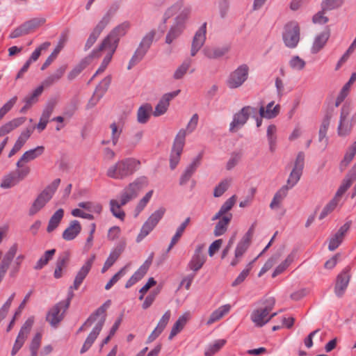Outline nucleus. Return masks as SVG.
<instances>
[{
	"mask_svg": "<svg viewBox=\"0 0 356 356\" xmlns=\"http://www.w3.org/2000/svg\"><path fill=\"white\" fill-rule=\"evenodd\" d=\"M140 164V161L134 158L122 159L108 168L106 175L115 179H124L133 175Z\"/></svg>",
	"mask_w": 356,
	"mask_h": 356,
	"instance_id": "nucleus-1",
	"label": "nucleus"
},
{
	"mask_svg": "<svg viewBox=\"0 0 356 356\" xmlns=\"http://www.w3.org/2000/svg\"><path fill=\"white\" fill-rule=\"evenodd\" d=\"M105 313H106V311L104 310V309L102 307H99L93 314H92L89 316V318L85 322V325L88 324L89 325H92L93 322L96 321L97 317L98 316H102V318H100V320L97 322V323L93 327L91 332L89 334V335L86 338V339L80 350L81 354L85 353L90 348V347L92 346V345L93 344V343L97 338L98 335L99 334V333L103 327V325L105 323V321H106Z\"/></svg>",
	"mask_w": 356,
	"mask_h": 356,
	"instance_id": "nucleus-2",
	"label": "nucleus"
},
{
	"mask_svg": "<svg viewBox=\"0 0 356 356\" xmlns=\"http://www.w3.org/2000/svg\"><path fill=\"white\" fill-rule=\"evenodd\" d=\"M105 313H106V311L104 310V309L102 307H99L93 314H92L89 316V318L85 322V325L88 324L89 325H92L93 322L96 321L97 317L98 316H102V318H100V320L97 322V323L93 327L91 332L89 334V335L86 338V339L80 350L81 354L85 353L90 348V347L92 346V345L93 344V343L97 338L98 335L99 334V333L103 327V325L105 323V321H106Z\"/></svg>",
	"mask_w": 356,
	"mask_h": 356,
	"instance_id": "nucleus-3",
	"label": "nucleus"
},
{
	"mask_svg": "<svg viewBox=\"0 0 356 356\" xmlns=\"http://www.w3.org/2000/svg\"><path fill=\"white\" fill-rule=\"evenodd\" d=\"M60 183V179H56L47 186L35 198L29 210V215L33 216L43 209L52 198Z\"/></svg>",
	"mask_w": 356,
	"mask_h": 356,
	"instance_id": "nucleus-4",
	"label": "nucleus"
},
{
	"mask_svg": "<svg viewBox=\"0 0 356 356\" xmlns=\"http://www.w3.org/2000/svg\"><path fill=\"white\" fill-rule=\"evenodd\" d=\"M190 13L191 8H184L175 18L174 24L170 28L165 37V42L167 44H171L181 35L186 28V22Z\"/></svg>",
	"mask_w": 356,
	"mask_h": 356,
	"instance_id": "nucleus-5",
	"label": "nucleus"
},
{
	"mask_svg": "<svg viewBox=\"0 0 356 356\" xmlns=\"http://www.w3.org/2000/svg\"><path fill=\"white\" fill-rule=\"evenodd\" d=\"M130 27V23L127 21L122 22L115 27L108 36L103 40L102 43L97 49L98 52L102 51L106 47L117 49L120 38L124 36Z\"/></svg>",
	"mask_w": 356,
	"mask_h": 356,
	"instance_id": "nucleus-6",
	"label": "nucleus"
},
{
	"mask_svg": "<svg viewBox=\"0 0 356 356\" xmlns=\"http://www.w3.org/2000/svg\"><path fill=\"white\" fill-rule=\"evenodd\" d=\"M147 184V180L145 177L137 178L133 182L130 183L120 193V200L121 204H126L136 198L139 192Z\"/></svg>",
	"mask_w": 356,
	"mask_h": 356,
	"instance_id": "nucleus-7",
	"label": "nucleus"
},
{
	"mask_svg": "<svg viewBox=\"0 0 356 356\" xmlns=\"http://www.w3.org/2000/svg\"><path fill=\"white\" fill-rule=\"evenodd\" d=\"M275 300L269 298L265 300L264 306L254 309L250 316L252 321L257 327H262L269 321V313L273 309Z\"/></svg>",
	"mask_w": 356,
	"mask_h": 356,
	"instance_id": "nucleus-8",
	"label": "nucleus"
},
{
	"mask_svg": "<svg viewBox=\"0 0 356 356\" xmlns=\"http://www.w3.org/2000/svg\"><path fill=\"white\" fill-rule=\"evenodd\" d=\"M165 209L163 207H160L159 209L152 213L147 220L143 225L140 232L137 236L136 242H140L145 237H146L157 225L159 222L163 217Z\"/></svg>",
	"mask_w": 356,
	"mask_h": 356,
	"instance_id": "nucleus-9",
	"label": "nucleus"
},
{
	"mask_svg": "<svg viewBox=\"0 0 356 356\" xmlns=\"http://www.w3.org/2000/svg\"><path fill=\"white\" fill-rule=\"evenodd\" d=\"M44 18H32L15 28L9 35L11 39L19 38L33 32L36 29L44 24Z\"/></svg>",
	"mask_w": 356,
	"mask_h": 356,
	"instance_id": "nucleus-10",
	"label": "nucleus"
},
{
	"mask_svg": "<svg viewBox=\"0 0 356 356\" xmlns=\"http://www.w3.org/2000/svg\"><path fill=\"white\" fill-rule=\"evenodd\" d=\"M282 39L289 48H295L300 40V27L296 22H288L284 28Z\"/></svg>",
	"mask_w": 356,
	"mask_h": 356,
	"instance_id": "nucleus-11",
	"label": "nucleus"
},
{
	"mask_svg": "<svg viewBox=\"0 0 356 356\" xmlns=\"http://www.w3.org/2000/svg\"><path fill=\"white\" fill-rule=\"evenodd\" d=\"M248 74L249 67L246 64L239 65L229 75L227 86L231 89L239 88L246 81Z\"/></svg>",
	"mask_w": 356,
	"mask_h": 356,
	"instance_id": "nucleus-12",
	"label": "nucleus"
},
{
	"mask_svg": "<svg viewBox=\"0 0 356 356\" xmlns=\"http://www.w3.org/2000/svg\"><path fill=\"white\" fill-rule=\"evenodd\" d=\"M184 131H179L173 143L170 157V166L174 170L180 161V157L185 145Z\"/></svg>",
	"mask_w": 356,
	"mask_h": 356,
	"instance_id": "nucleus-13",
	"label": "nucleus"
},
{
	"mask_svg": "<svg viewBox=\"0 0 356 356\" xmlns=\"http://www.w3.org/2000/svg\"><path fill=\"white\" fill-rule=\"evenodd\" d=\"M305 164V154L303 152H300L296 159L295 163L292 171L287 179L286 185L289 189L292 188L300 180L302 174V170Z\"/></svg>",
	"mask_w": 356,
	"mask_h": 356,
	"instance_id": "nucleus-14",
	"label": "nucleus"
},
{
	"mask_svg": "<svg viewBox=\"0 0 356 356\" xmlns=\"http://www.w3.org/2000/svg\"><path fill=\"white\" fill-rule=\"evenodd\" d=\"M256 113L257 109L255 108L250 106H244L239 112L234 115L233 120L230 123V131H236L243 127L246 123L248 118L251 115H255Z\"/></svg>",
	"mask_w": 356,
	"mask_h": 356,
	"instance_id": "nucleus-15",
	"label": "nucleus"
},
{
	"mask_svg": "<svg viewBox=\"0 0 356 356\" xmlns=\"http://www.w3.org/2000/svg\"><path fill=\"white\" fill-rule=\"evenodd\" d=\"M33 322L34 321L33 318H29L21 327V329L18 333V335L11 350L12 356H15L17 354V353L20 350V348L23 346L24 342L26 341L31 330Z\"/></svg>",
	"mask_w": 356,
	"mask_h": 356,
	"instance_id": "nucleus-16",
	"label": "nucleus"
},
{
	"mask_svg": "<svg viewBox=\"0 0 356 356\" xmlns=\"http://www.w3.org/2000/svg\"><path fill=\"white\" fill-rule=\"evenodd\" d=\"M349 104H344L341 109L339 123L337 128L339 136H345L350 134L353 124L348 120V117L351 111Z\"/></svg>",
	"mask_w": 356,
	"mask_h": 356,
	"instance_id": "nucleus-17",
	"label": "nucleus"
},
{
	"mask_svg": "<svg viewBox=\"0 0 356 356\" xmlns=\"http://www.w3.org/2000/svg\"><path fill=\"white\" fill-rule=\"evenodd\" d=\"M350 277V267L347 266L336 278L334 293L337 297L341 298L343 296L346 289L348 288Z\"/></svg>",
	"mask_w": 356,
	"mask_h": 356,
	"instance_id": "nucleus-18",
	"label": "nucleus"
},
{
	"mask_svg": "<svg viewBox=\"0 0 356 356\" xmlns=\"http://www.w3.org/2000/svg\"><path fill=\"white\" fill-rule=\"evenodd\" d=\"M67 309H65L63 302L56 304L47 313L46 320L52 327H57L63 319L64 314Z\"/></svg>",
	"mask_w": 356,
	"mask_h": 356,
	"instance_id": "nucleus-19",
	"label": "nucleus"
},
{
	"mask_svg": "<svg viewBox=\"0 0 356 356\" xmlns=\"http://www.w3.org/2000/svg\"><path fill=\"white\" fill-rule=\"evenodd\" d=\"M204 248V245L203 244H200L196 247L194 254L188 264V267L190 270L197 272L203 266L207 259L205 254L203 253Z\"/></svg>",
	"mask_w": 356,
	"mask_h": 356,
	"instance_id": "nucleus-20",
	"label": "nucleus"
},
{
	"mask_svg": "<svg viewBox=\"0 0 356 356\" xmlns=\"http://www.w3.org/2000/svg\"><path fill=\"white\" fill-rule=\"evenodd\" d=\"M207 23L204 22L196 31L192 42L191 55L194 56L204 45L206 40Z\"/></svg>",
	"mask_w": 356,
	"mask_h": 356,
	"instance_id": "nucleus-21",
	"label": "nucleus"
},
{
	"mask_svg": "<svg viewBox=\"0 0 356 356\" xmlns=\"http://www.w3.org/2000/svg\"><path fill=\"white\" fill-rule=\"evenodd\" d=\"M180 92V90H177L163 95L156 106L153 115L156 117L163 115L168 110L170 102L176 97Z\"/></svg>",
	"mask_w": 356,
	"mask_h": 356,
	"instance_id": "nucleus-22",
	"label": "nucleus"
},
{
	"mask_svg": "<svg viewBox=\"0 0 356 356\" xmlns=\"http://www.w3.org/2000/svg\"><path fill=\"white\" fill-rule=\"evenodd\" d=\"M99 52L97 50H93L92 53L88 56L82 59L79 64H77L68 74L67 78L72 81L91 62V60L96 57H99Z\"/></svg>",
	"mask_w": 356,
	"mask_h": 356,
	"instance_id": "nucleus-23",
	"label": "nucleus"
},
{
	"mask_svg": "<svg viewBox=\"0 0 356 356\" xmlns=\"http://www.w3.org/2000/svg\"><path fill=\"white\" fill-rule=\"evenodd\" d=\"M95 259V254L91 255V257L86 260L83 266L80 268L79 272L77 273L75 279L74 280V289L77 290L81 284H82L84 279L86 277L87 275L90 272L92 266Z\"/></svg>",
	"mask_w": 356,
	"mask_h": 356,
	"instance_id": "nucleus-24",
	"label": "nucleus"
},
{
	"mask_svg": "<svg viewBox=\"0 0 356 356\" xmlns=\"http://www.w3.org/2000/svg\"><path fill=\"white\" fill-rule=\"evenodd\" d=\"M111 82V76L110 75L106 76L96 87L93 97L90 99L88 106H94L97 102L103 97L107 91Z\"/></svg>",
	"mask_w": 356,
	"mask_h": 356,
	"instance_id": "nucleus-25",
	"label": "nucleus"
},
{
	"mask_svg": "<svg viewBox=\"0 0 356 356\" xmlns=\"http://www.w3.org/2000/svg\"><path fill=\"white\" fill-rule=\"evenodd\" d=\"M18 246L16 243L13 244L5 254L3 259L0 263V282L4 277L12 261L13 260L17 252Z\"/></svg>",
	"mask_w": 356,
	"mask_h": 356,
	"instance_id": "nucleus-26",
	"label": "nucleus"
},
{
	"mask_svg": "<svg viewBox=\"0 0 356 356\" xmlns=\"http://www.w3.org/2000/svg\"><path fill=\"white\" fill-rule=\"evenodd\" d=\"M351 222H346L342 225L339 229L330 238L328 249L330 251L336 250L342 243L346 233L348 231L350 227Z\"/></svg>",
	"mask_w": 356,
	"mask_h": 356,
	"instance_id": "nucleus-27",
	"label": "nucleus"
},
{
	"mask_svg": "<svg viewBox=\"0 0 356 356\" xmlns=\"http://www.w3.org/2000/svg\"><path fill=\"white\" fill-rule=\"evenodd\" d=\"M356 179V162L346 177L343 179L341 184L338 188L335 195L337 197H341L350 187L353 182Z\"/></svg>",
	"mask_w": 356,
	"mask_h": 356,
	"instance_id": "nucleus-28",
	"label": "nucleus"
},
{
	"mask_svg": "<svg viewBox=\"0 0 356 356\" xmlns=\"http://www.w3.org/2000/svg\"><path fill=\"white\" fill-rule=\"evenodd\" d=\"M26 120V117L14 118L0 127V137L6 136L22 126Z\"/></svg>",
	"mask_w": 356,
	"mask_h": 356,
	"instance_id": "nucleus-29",
	"label": "nucleus"
},
{
	"mask_svg": "<svg viewBox=\"0 0 356 356\" xmlns=\"http://www.w3.org/2000/svg\"><path fill=\"white\" fill-rule=\"evenodd\" d=\"M81 225L80 222L74 220L70 222L69 226L63 232V238L65 241H72L81 232Z\"/></svg>",
	"mask_w": 356,
	"mask_h": 356,
	"instance_id": "nucleus-30",
	"label": "nucleus"
},
{
	"mask_svg": "<svg viewBox=\"0 0 356 356\" xmlns=\"http://www.w3.org/2000/svg\"><path fill=\"white\" fill-rule=\"evenodd\" d=\"M330 36V32L329 30H325L317 35L314 38L311 48V52L312 54H317L319 52L327 43Z\"/></svg>",
	"mask_w": 356,
	"mask_h": 356,
	"instance_id": "nucleus-31",
	"label": "nucleus"
},
{
	"mask_svg": "<svg viewBox=\"0 0 356 356\" xmlns=\"http://www.w3.org/2000/svg\"><path fill=\"white\" fill-rule=\"evenodd\" d=\"M229 49V46L225 45L212 48L206 47L204 49L203 52L206 57L210 59H217L227 54Z\"/></svg>",
	"mask_w": 356,
	"mask_h": 356,
	"instance_id": "nucleus-32",
	"label": "nucleus"
},
{
	"mask_svg": "<svg viewBox=\"0 0 356 356\" xmlns=\"http://www.w3.org/2000/svg\"><path fill=\"white\" fill-rule=\"evenodd\" d=\"M232 219V214L229 213L222 216V218L218 220L213 229V234L215 236H220L223 235L228 229V226Z\"/></svg>",
	"mask_w": 356,
	"mask_h": 356,
	"instance_id": "nucleus-33",
	"label": "nucleus"
},
{
	"mask_svg": "<svg viewBox=\"0 0 356 356\" xmlns=\"http://www.w3.org/2000/svg\"><path fill=\"white\" fill-rule=\"evenodd\" d=\"M280 111V106L277 104L274 106V102H271L268 104L266 108L261 106L259 108V115L261 117H264L267 119H271L275 118L279 113Z\"/></svg>",
	"mask_w": 356,
	"mask_h": 356,
	"instance_id": "nucleus-34",
	"label": "nucleus"
},
{
	"mask_svg": "<svg viewBox=\"0 0 356 356\" xmlns=\"http://www.w3.org/2000/svg\"><path fill=\"white\" fill-rule=\"evenodd\" d=\"M105 29V23L104 22H99L96 26L94 28L92 33L90 34L86 44L85 50L89 49L96 42L102 31Z\"/></svg>",
	"mask_w": 356,
	"mask_h": 356,
	"instance_id": "nucleus-35",
	"label": "nucleus"
},
{
	"mask_svg": "<svg viewBox=\"0 0 356 356\" xmlns=\"http://www.w3.org/2000/svg\"><path fill=\"white\" fill-rule=\"evenodd\" d=\"M289 190L287 186H283L275 193L270 204V208L271 209H277L280 207L281 203L286 197Z\"/></svg>",
	"mask_w": 356,
	"mask_h": 356,
	"instance_id": "nucleus-36",
	"label": "nucleus"
},
{
	"mask_svg": "<svg viewBox=\"0 0 356 356\" xmlns=\"http://www.w3.org/2000/svg\"><path fill=\"white\" fill-rule=\"evenodd\" d=\"M70 259V254L68 252H64L60 255L56 263V268L54 273V276L56 279H59L63 276L62 271L66 266L67 263Z\"/></svg>",
	"mask_w": 356,
	"mask_h": 356,
	"instance_id": "nucleus-37",
	"label": "nucleus"
},
{
	"mask_svg": "<svg viewBox=\"0 0 356 356\" xmlns=\"http://www.w3.org/2000/svg\"><path fill=\"white\" fill-rule=\"evenodd\" d=\"M189 318V314L186 313L182 316H179L177 321L173 325L172 330L169 335V339L171 340L175 337L179 332H180L185 325L186 324Z\"/></svg>",
	"mask_w": 356,
	"mask_h": 356,
	"instance_id": "nucleus-38",
	"label": "nucleus"
},
{
	"mask_svg": "<svg viewBox=\"0 0 356 356\" xmlns=\"http://www.w3.org/2000/svg\"><path fill=\"white\" fill-rule=\"evenodd\" d=\"M64 216V210L63 209H58L50 218L47 227V232L50 233L56 229Z\"/></svg>",
	"mask_w": 356,
	"mask_h": 356,
	"instance_id": "nucleus-39",
	"label": "nucleus"
},
{
	"mask_svg": "<svg viewBox=\"0 0 356 356\" xmlns=\"http://www.w3.org/2000/svg\"><path fill=\"white\" fill-rule=\"evenodd\" d=\"M152 107L149 104H145L139 107L137 112V121L140 124H145L149 120Z\"/></svg>",
	"mask_w": 356,
	"mask_h": 356,
	"instance_id": "nucleus-40",
	"label": "nucleus"
},
{
	"mask_svg": "<svg viewBox=\"0 0 356 356\" xmlns=\"http://www.w3.org/2000/svg\"><path fill=\"white\" fill-rule=\"evenodd\" d=\"M190 221H191V218L188 217L178 227L175 235L171 238V241H170V245L167 250L168 252H169L173 248V246L179 241V239L181 238L182 234H184L186 227L189 224Z\"/></svg>",
	"mask_w": 356,
	"mask_h": 356,
	"instance_id": "nucleus-41",
	"label": "nucleus"
},
{
	"mask_svg": "<svg viewBox=\"0 0 356 356\" xmlns=\"http://www.w3.org/2000/svg\"><path fill=\"white\" fill-rule=\"evenodd\" d=\"M230 309L231 307L229 305H225L220 307L211 314L209 318L207 321V324L211 325L220 320L229 312Z\"/></svg>",
	"mask_w": 356,
	"mask_h": 356,
	"instance_id": "nucleus-42",
	"label": "nucleus"
},
{
	"mask_svg": "<svg viewBox=\"0 0 356 356\" xmlns=\"http://www.w3.org/2000/svg\"><path fill=\"white\" fill-rule=\"evenodd\" d=\"M356 154V142H354L351 146L348 149L343 159L341 161L339 165V168L341 171H343L348 164L353 159L355 155Z\"/></svg>",
	"mask_w": 356,
	"mask_h": 356,
	"instance_id": "nucleus-43",
	"label": "nucleus"
},
{
	"mask_svg": "<svg viewBox=\"0 0 356 356\" xmlns=\"http://www.w3.org/2000/svg\"><path fill=\"white\" fill-rule=\"evenodd\" d=\"M356 81V75L351 74L349 81L343 86L339 95L337 97L335 106L338 107L347 97L350 86Z\"/></svg>",
	"mask_w": 356,
	"mask_h": 356,
	"instance_id": "nucleus-44",
	"label": "nucleus"
},
{
	"mask_svg": "<svg viewBox=\"0 0 356 356\" xmlns=\"http://www.w3.org/2000/svg\"><path fill=\"white\" fill-rule=\"evenodd\" d=\"M332 118V112L328 111L325 115L318 132V140L321 142L326 137L327 131L330 126V120Z\"/></svg>",
	"mask_w": 356,
	"mask_h": 356,
	"instance_id": "nucleus-45",
	"label": "nucleus"
},
{
	"mask_svg": "<svg viewBox=\"0 0 356 356\" xmlns=\"http://www.w3.org/2000/svg\"><path fill=\"white\" fill-rule=\"evenodd\" d=\"M225 339H218L209 344L204 350L205 356H213L218 353L226 343Z\"/></svg>",
	"mask_w": 356,
	"mask_h": 356,
	"instance_id": "nucleus-46",
	"label": "nucleus"
},
{
	"mask_svg": "<svg viewBox=\"0 0 356 356\" xmlns=\"http://www.w3.org/2000/svg\"><path fill=\"white\" fill-rule=\"evenodd\" d=\"M19 182V180L15 171H13L3 177L0 186L3 188H10L17 185Z\"/></svg>",
	"mask_w": 356,
	"mask_h": 356,
	"instance_id": "nucleus-47",
	"label": "nucleus"
},
{
	"mask_svg": "<svg viewBox=\"0 0 356 356\" xmlns=\"http://www.w3.org/2000/svg\"><path fill=\"white\" fill-rule=\"evenodd\" d=\"M44 147L38 146L34 149H29L25 152L22 155V160L25 162H29L38 158L44 153Z\"/></svg>",
	"mask_w": 356,
	"mask_h": 356,
	"instance_id": "nucleus-48",
	"label": "nucleus"
},
{
	"mask_svg": "<svg viewBox=\"0 0 356 356\" xmlns=\"http://www.w3.org/2000/svg\"><path fill=\"white\" fill-rule=\"evenodd\" d=\"M104 50H107V53H106V56H104L99 67L97 69V70L95 73V76L102 74V72H104L105 71V70L106 69L109 63L111 62L113 55L116 49L111 48V47H106Z\"/></svg>",
	"mask_w": 356,
	"mask_h": 356,
	"instance_id": "nucleus-49",
	"label": "nucleus"
},
{
	"mask_svg": "<svg viewBox=\"0 0 356 356\" xmlns=\"http://www.w3.org/2000/svg\"><path fill=\"white\" fill-rule=\"evenodd\" d=\"M56 250L51 249L44 252V254L38 259L34 266L35 270H40L44 266H46L48 262L53 258V256L55 254Z\"/></svg>",
	"mask_w": 356,
	"mask_h": 356,
	"instance_id": "nucleus-50",
	"label": "nucleus"
},
{
	"mask_svg": "<svg viewBox=\"0 0 356 356\" xmlns=\"http://www.w3.org/2000/svg\"><path fill=\"white\" fill-rule=\"evenodd\" d=\"M156 35L155 31L147 33L142 39L138 48L147 53L150 48Z\"/></svg>",
	"mask_w": 356,
	"mask_h": 356,
	"instance_id": "nucleus-51",
	"label": "nucleus"
},
{
	"mask_svg": "<svg viewBox=\"0 0 356 356\" xmlns=\"http://www.w3.org/2000/svg\"><path fill=\"white\" fill-rule=\"evenodd\" d=\"M294 258H295L294 252H291V254H289L287 256V257L286 258V259L282 263H281L279 266H277L276 267V268L275 269L274 272L272 274V277H275L278 275L283 273L293 261Z\"/></svg>",
	"mask_w": 356,
	"mask_h": 356,
	"instance_id": "nucleus-52",
	"label": "nucleus"
},
{
	"mask_svg": "<svg viewBox=\"0 0 356 356\" xmlns=\"http://www.w3.org/2000/svg\"><path fill=\"white\" fill-rule=\"evenodd\" d=\"M124 205V204H121L120 201L118 202L115 200H111L110 201L111 213L115 217L120 219L121 220H123L125 217V213L121 209V207Z\"/></svg>",
	"mask_w": 356,
	"mask_h": 356,
	"instance_id": "nucleus-53",
	"label": "nucleus"
},
{
	"mask_svg": "<svg viewBox=\"0 0 356 356\" xmlns=\"http://www.w3.org/2000/svg\"><path fill=\"white\" fill-rule=\"evenodd\" d=\"M43 92V86H38L31 94L26 95L24 99V102L27 103L31 106L38 101V97Z\"/></svg>",
	"mask_w": 356,
	"mask_h": 356,
	"instance_id": "nucleus-54",
	"label": "nucleus"
},
{
	"mask_svg": "<svg viewBox=\"0 0 356 356\" xmlns=\"http://www.w3.org/2000/svg\"><path fill=\"white\" fill-rule=\"evenodd\" d=\"M340 201L339 197H337L336 195L333 197L332 200L330 201L328 204H327L321 211L319 219L322 220L325 216H327L330 213H331L337 206L339 202Z\"/></svg>",
	"mask_w": 356,
	"mask_h": 356,
	"instance_id": "nucleus-55",
	"label": "nucleus"
},
{
	"mask_svg": "<svg viewBox=\"0 0 356 356\" xmlns=\"http://www.w3.org/2000/svg\"><path fill=\"white\" fill-rule=\"evenodd\" d=\"M231 179H225L222 180L214 188L213 196L219 197L229 188L231 184Z\"/></svg>",
	"mask_w": 356,
	"mask_h": 356,
	"instance_id": "nucleus-56",
	"label": "nucleus"
},
{
	"mask_svg": "<svg viewBox=\"0 0 356 356\" xmlns=\"http://www.w3.org/2000/svg\"><path fill=\"white\" fill-rule=\"evenodd\" d=\"M199 121V115L197 113H195L192 115L191 120L188 122L186 129H181L179 131H184V139L186 138V134L193 133L197 128Z\"/></svg>",
	"mask_w": 356,
	"mask_h": 356,
	"instance_id": "nucleus-57",
	"label": "nucleus"
},
{
	"mask_svg": "<svg viewBox=\"0 0 356 356\" xmlns=\"http://www.w3.org/2000/svg\"><path fill=\"white\" fill-rule=\"evenodd\" d=\"M65 71V67H60L58 68L56 72L48 76L42 83L43 87L44 86H49L53 84L54 82L58 81L62 76L63 75L64 72Z\"/></svg>",
	"mask_w": 356,
	"mask_h": 356,
	"instance_id": "nucleus-58",
	"label": "nucleus"
},
{
	"mask_svg": "<svg viewBox=\"0 0 356 356\" xmlns=\"http://www.w3.org/2000/svg\"><path fill=\"white\" fill-rule=\"evenodd\" d=\"M78 206L80 208L84 209L90 212H93L99 214L102 211V206L99 203H94L92 202H79Z\"/></svg>",
	"mask_w": 356,
	"mask_h": 356,
	"instance_id": "nucleus-59",
	"label": "nucleus"
},
{
	"mask_svg": "<svg viewBox=\"0 0 356 356\" xmlns=\"http://www.w3.org/2000/svg\"><path fill=\"white\" fill-rule=\"evenodd\" d=\"M257 260V258L254 259L251 262H250L247 266L246 268L242 270V272L238 275V277L236 278V280L232 282V286H236L241 283H242L245 278L249 275V273L250 270L252 269L253 263Z\"/></svg>",
	"mask_w": 356,
	"mask_h": 356,
	"instance_id": "nucleus-60",
	"label": "nucleus"
},
{
	"mask_svg": "<svg viewBox=\"0 0 356 356\" xmlns=\"http://www.w3.org/2000/svg\"><path fill=\"white\" fill-rule=\"evenodd\" d=\"M191 59L185 60L182 64L175 70L173 77L175 79H180L186 73L191 65Z\"/></svg>",
	"mask_w": 356,
	"mask_h": 356,
	"instance_id": "nucleus-61",
	"label": "nucleus"
},
{
	"mask_svg": "<svg viewBox=\"0 0 356 356\" xmlns=\"http://www.w3.org/2000/svg\"><path fill=\"white\" fill-rule=\"evenodd\" d=\"M33 129L30 128H26V129L23 130L16 140L15 145L20 149L24 145L28 139L31 137Z\"/></svg>",
	"mask_w": 356,
	"mask_h": 356,
	"instance_id": "nucleus-62",
	"label": "nucleus"
},
{
	"mask_svg": "<svg viewBox=\"0 0 356 356\" xmlns=\"http://www.w3.org/2000/svg\"><path fill=\"white\" fill-rule=\"evenodd\" d=\"M151 263H152L151 259L146 260L143 263V264L134 273V274L131 277H133L138 282L147 273V272L151 265Z\"/></svg>",
	"mask_w": 356,
	"mask_h": 356,
	"instance_id": "nucleus-63",
	"label": "nucleus"
},
{
	"mask_svg": "<svg viewBox=\"0 0 356 356\" xmlns=\"http://www.w3.org/2000/svg\"><path fill=\"white\" fill-rule=\"evenodd\" d=\"M146 54L147 53L144 52V51L137 48L131 60H129L127 70H131L134 66L140 62Z\"/></svg>",
	"mask_w": 356,
	"mask_h": 356,
	"instance_id": "nucleus-64",
	"label": "nucleus"
}]
</instances>
